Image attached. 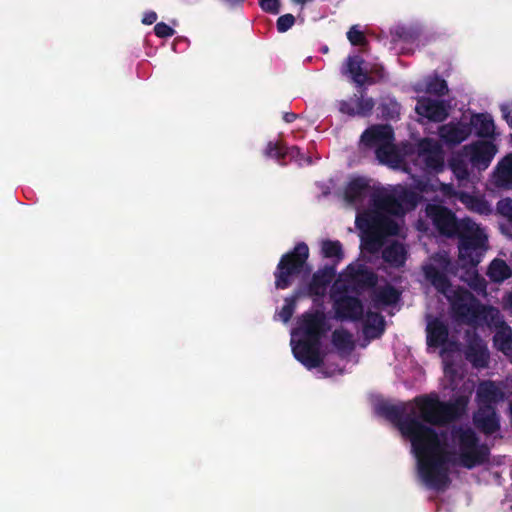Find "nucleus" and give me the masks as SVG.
Masks as SVG:
<instances>
[{
  "mask_svg": "<svg viewBox=\"0 0 512 512\" xmlns=\"http://www.w3.org/2000/svg\"><path fill=\"white\" fill-rule=\"evenodd\" d=\"M347 37L353 45L362 44L364 42V35L360 30L357 29L356 26L349 30Z\"/></svg>",
  "mask_w": 512,
  "mask_h": 512,
  "instance_id": "35",
  "label": "nucleus"
},
{
  "mask_svg": "<svg viewBox=\"0 0 512 512\" xmlns=\"http://www.w3.org/2000/svg\"><path fill=\"white\" fill-rule=\"evenodd\" d=\"M471 131L474 130L476 135L484 138H494L495 123L492 116L488 113L472 114L467 121Z\"/></svg>",
  "mask_w": 512,
  "mask_h": 512,
  "instance_id": "15",
  "label": "nucleus"
},
{
  "mask_svg": "<svg viewBox=\"0 0 512 512\" xmlns=\"http://www.w3.org/2000/svg\"><path fill=\"white\" fill-rule=\"evenodd\" d=\"M494 183L498 187L512 188V155L506 156L497 166Z\"/></svg>",
  "mask_w": 512,
  "mask_h": 512,
  "instance_id": "19",
  "label": "nucleus"
},
{
  "mask_svg": "<svg viewBox=\"0 0 512 512\" xmlns=\"http://www.w3.org/2000/svg\"><path fill=\"white\" fill-rule=\"evenodd\" d=\"M415 110L419 116L435 122L443 121L448 116V107L444 102L430 98H420Z\"/></svg>",
  "mask_w": 512,
  "mask_h": 512,
  "instance_id": "11",
  "label": "nucleus"
},
{
  "mask_svg": "<svg viewBox=\"0 0 512 512\" xmlns=\"http://www.w3.org/2000/svg\"><path fill=\"white\" fill-rule=\"evenodd\" d=\"M417 188L424 192V191H427L428 190V184L422 180H418L417 182Z\"/></svg>",
  "mask_w": 512,
  "mask_h": 512,
  "instance_id": "42",
  "label": "nucleus"
},
{
  "mask_svg": "<svg viewBox=\"0 0 512 512\" xmlns=\"http://www.w3.org/2000/svg\"><path fill=\"white\" fill-rule=\"evenodd\" d=\"M363 61L361 58L349 57L343 68V73L349 75L351 79L357 84H364L368 80V71L362 67Z\"/></svg>",
  "mask_w": 512,
  "mask_h": 512,
  "instance_id": "18",
  "label": "nucleus"
},
{
  "mask_svg": "<svg viewBox=\"0 0 512 512\" xmlns=\"http://www.w3.org/2000/svg\"><path fill=\"white\" fill-rule=\"evenodd\" d=\"M371 193L369 181L364 177H351L344 189V198L347 202L357 204Z\"/></svg>",
  "mask_w": 512,
  "mask_h": 512,
  "instance_id": "13",
  "label": "nucleus"
},
{
  "mask_svg": "<svg viewBox=\"0 0 512 512\" xmlns=\"http://www.w3.org/2000/svg\"><path fill=\"white\" fill-rule=\"evenodd\" d=\"M467 403L466 396L459 397L455 403L440 402L436 396L419 397L407 404L406 415L399 422L402 435L411 442L418 475L431 488L440 489L448 483L450 462L472 468L486 457V447L477 443L470 428L453 430L448 437L437 434L431 427L457 417Z\"/></svg>",
  "mask_w": 512,
  "mask_h": 512,
  "instance_id": "1",
  "label": "nucleus"
},
{
  "mask_svg": "<svg viewBox=\"0 0 512 512\" xmlns=\"http://www.w3.org/2000/svg\"><path fill=\"white\" fill-rule=\"evenodd\" d=\"M333 343L341 350L350 348L352 345V336L344 330H336L333 333Z\"/></svg>",
  "mask_w": 512,
  "mask_h": 512,
  "instance_id": "28",
  "label": "nucleus"
},
{
  "mask_svg": "<svg viewBox=\"0 0 512 512\" xmlns=\"http://www.w3.org/2000/svg\"><path fill=\"white\" fill-rule=\"evenodd\" d=\"M335 312L339 318L355 320L362 315L363 309L357 299L344 297L335 300Z\"/></svg>",
  "mask_w": 512,
  "mask_h": 512,
  "instance_id": "17",
  "label": "nucleus"
},
{
  "mask_svg": "<svg viewBox=\"0 0 512 512\" xmlns=\"http://www.w3.org/2000/svg\"><path fill=\"white\" fill-rule=\"evenodd\" d=\"M308 253L307 245L298 244L292 253L282 257L275 273L277 288L285 289L291 284L292 278L304 268Z\"/></svg>",
  "mask_w": 512,
  "mask_h": 512,
  "instance_id": "8",
  "label": "nucleus"
},
{
  "mask_svg": "<svg viewBox=\"0 0 512 512\" xmlns=\"http://www.w3.org/2000/svg\"><path fill=\"white\" fill-rule=\"evenodd\" d=\"M503 398L501 389L493 382H483L477 390L479 409L475 414L476 425L485 433H494L498 429V420L492 404Z\"/></svg>",
  "mask_w": 512,
  "mask_h": 512,
  "instance_id": "7",
  "label": "nucleus"
},
{
  "mask_svg": "<svg viewBox=\"0 0 512 512\" xmlns=\"http://www.w3.org/2000/svg\"><path fill=\"white\" fill-rule=\"evenodd\" d=\"M420 90H425L429 94L443 95L447 92V85L444 80L435 77L428 80L425 87Z\"/></svg>",
  "mask_w": 512,
  "mask_h": 512,
  "instance_id": "27",
  "label": "nucleus"
},
{
  "mask_svg": "<svg viewBox=\"0 0 512 512\" xmlns=\"http://www.w3.org/2000/svg\"><path fill=\"white\" fill-rule=\"evenodd\" d=\"M428 344L430 346H442L447 339V329L439 320L429 321L427 325Z\"/></svg>",
  "mask_w": 512,
  "mask_h": 512,
  "instance_id": "20",
  "label": "nucleus"
},
{
  "mask_svg": "<svg viewBox=\"0 0 512 512\" xmlns=\"http://www.w3.org/2000/svg\"><path fill=\"white\" fill-rule=\"evenodd\" d=\"M301 295V292H297L295 294V296L292 298V299H286L285 300V305L282 307L281 311L278 313V316L279 318L283 321V322H288L289 319L291 318L293 312H294V308H295V301L297 298H299Z\"/></svg>",
  "mask_w": 512,
  "mask_h": 512,
  "instance_id": "30",
  "label": "nucleus"
},
{
  "mask_svg": "<svg viewBox=\"0 0 512 512\" xmlns=\"http://www.w3.org/2000/svg\"><path fill=\"white\" fill-rule=\"evenodd\" d=\"M426 279L451 302L453 309L467 320L484 318L497 325L499 311L495 308L479 307L472 295L464 290H452L448 284V273L451 271L450 263L445 253L431 258L423 267Z\"/></svg>",
  "mask_w": 512,
  "mask_h": 512,
  "instance_id": "4",
  "label": "nucleus"
},
{
  "mask_svg": "<svg viewBox=\"0 0 512 512\" xmlns=\"http://www.w3.org/2000/svg\"><path fill=\"white\" fill-rule=\"evenodd\" d=\"M328 328L324 313L316 311L303 314L297 322V327L292 331L293 354L307 368H313L320 364L319 342Z\"/></svg>",
  "mask_w": 512,
  "mask_h": 512,
  "instance_id": "5",
  "label": "nucleus"
},
{
  "mask_svg": "<svg viewBox=\"0 0 512 512\" xmlns=\"http://www.w3.org/2000/svg\"><path fill=\"white\" fill-rule=\"evenodd\" d=\"M451 168L455 176L460 180H466L468 176L467 165L462 159L454 158L451 162Z\"/></svg>",
  "mask_w": 512,
  "mask_h": 512,
  "instance_id": "32",
  "label": "nucleus"
},
{
  "mask_svg": "<svg viewBox=\"0 0 512 512\" xmlns=\"http://www.w3.org/2000/svg\"><path fill=\"white\" fill-rule=\"evenodd\" d=\"M466 358L476 368L487 366L489 352L486 344L478 337H472L466 350Z\"/></svg>",
  "mask_w": 512,
  "mask_h": 512,
  "instance_id": "16",
  "label": "nucleus"
},
{
  "mask_svg": "<svg viewBox=\"0 0 512 512\" xmlns=\"http://www.w3.org/2000/svg\"><path fill=\"white\" fill-rule=\"evenodd\" d=\"M501 229H502V231H503L505 234H507V235H509V236H511V237H512V234L508 233L507 228L505 227V225H501Z\"/></svg>",
  "mask_w": 512,
  "mask_h": 512,
  "instance_id": "45",
  "label": "nucleus"
},
{
  "mask_svg": "<svg viewBox=\"0 0 512 512\" xmlns=\"http://www.w3.org/2000/svg\"><path fill=\"white\" fill-rule=\"evenodd\" d=\"M504 306L506 309H509L512 311V293L509 294L506 299H505V303H504Z\"/></svg>",
  "mask_w": 512,
  "mask_h": 512,
  "instance_id": "43",
  "label": "nucleus"
},
{
  "mask_svg": "<svg viewBox=\"0 0 512 512\" xmlns=\"http://www.w3.org/2000/svg\"><path fill=\"white\" fill-rule=\"evenodd\" d=\"M294 118V115H290L286 117V121L290 122Z\"/></svg>",
  "mask_w": 512,
  "mask_h": 512,
  "instance_id": "46",
  "label": "nucleus"
},
{
  "mask_svg": "<svg viewBox=\"0 0 512 512\" xmlns=\"http://www.w3.org/2000/svg\"><path fill=\"white\" fill-rule=\"evenodd\" d=\"M295 18L292 14H285L278 18L277 28L280 32H285L294 24Z\"/></svg>",
  "mask_w": 512,
  "mask_h": 512,
  "instance_id": "34",
  "label": "nucleus"
},
{
  "mask_svg": "<svg viewBox=\"0 0 512 512\" xmlns=\"http://www.w3.org/2000/svg\"><path fill=\"white\" fill-rule=\"evenodd\" d=\"M427 215L432 219L437 229L445 235L458 233L460 237L459 244V262L463 268H467L469 282L478 293H484L486 282L475 270L476 265L481 261L484 253L487 251V235L475 222L470 219L456 221L454 215L438 205L429 204L426 208Z\"/></svg>",
  "mask_w": 512,
  "mask_h": 512,
  "instance_id": "3",
  "label": "nucleus"
},
{
  "mask_svg": "<svg viewBox=\"0 0 512 512\" xmlns=\"http://www.w3.org/2000/svg\"><path fill=\"white\" fill-rule=\"evenodd\" d=\"M442 358H443V362H444L445 377L450 378L451 382L454 383L453 376H454L455 371H454L452 365L449 363V359H448L449 354L446 349H444L442 351Z\"/></svg>",
  "mask_w": 512,
  "mask_h": 512,
  "instance_id": "36",
  "label": "nucleus"
},
{
  "mask_svg": "<svg viewBox=\"0 0 512 512\" xmlns=\"http://www.w3.org/2000/svg\"><path fill=\"white\" fill-rule=\"evenodd\" d=\"M405 256V249L398 242H392L383 252L385 261L392 266H401L405 261Z\"/></svg>",
  "mask_w": 512,
  "mask_h": 512,
  "instance_id": "25",
  "label": "nucleus"
},
{
  "mask_svg": "<svg viewBox=\"0 0 512 512\" xmlns=\"http://www.w3.org/2000/svg\"><path fill=\"white\" fill-rule=\"evenodd\" d=\"M373 107V101L371 99H361L357 100V107L350 108L347 103L341 104V111L354 115V114H366Z\"/></svg>",
  "mask_w": 512,
  "mask_h": 512,
  "instance_id": "26",
  "label": "nucleus"
},
{
  "mask_svg": "<svg viewBox=\"0 0 512 512\" xmlns=\"http://www.w3.org/2000/svg\"><path fill=\"white\" fill-rule=\"evenodd\" d=\"M439 134L446 143L458 144L471 134V127L467 121L450 122L440 128Z\"/></svg>",
  "mask_w": 512,
  "mask_h": 512,
  "instance_id": "14",
  "label": "nucleus"
},
{
  "mask_svg": "<svg viewBox=\"0 0 512 512\" xmlns=\"http://www.w3.org/2000/svg\"><path fill=\"white\" fill-rule=\"evenodd\" d=\"M322 253L325 257L341 259V246L337 241H324L322 243Z\"/></svg>",
  "mask_w": 512,
  "mask_h": 512,
  "instance_id": "29",
  "label": "nucleus"
},
{
  "mask_svg": "<svg viewBox=\"0 0 512 512\" xmlns=\"http://www.w3.org/2000/svg\"><path fill=\"white\" fill-rule=\"evenodd\" d=\"M364 334L368 338H376L384 330V321L378 313L368 312L364 318Z\"/></svg>",
  "mask_w": 512,
  "mask_h": 512,
  "instance_id": "23",
  "label": "nucleus"
},
{
  "mask_svg": "<svg viewBox=\"0 0 512 512\" xmlns=\"http://www.w3.org/2000/svg\"><path fill=\"white\" fill-rule=\"evenodd\" d=\"M157 15L155 12H149L147 13L143 18V23L145 24H152L156 21Z\"/></svg>",
  "mask_w": 512,
  "mask_h": 512,
  "instance_id": "40",
  "label": "nucleus"
},
{
  "mask_svg": "<svg viewBox=\"0 0 512 512\" xmlns=\"http://www.w3.org/2000/svg\"><path fill=\"white\" fill-rule=\"evenodd\" d=\"M259 2L263 10L271 13H278L279 0H259Z\"/></svg>",
  "mask_w": 512,
  "mask_h": 512,
  "instance_id": "37",
  "label": "nucleus"
},
{
  "mask_svg": "<svg viewBox=\"0 0 512 512\" xmlns=\"http://www.w3.org/2000/svg\"><path fill=\"white\" fill-rule=\"evenodd\" d=\"M498 212L512 222V199L501 200L497 205Z\"/></svg>",
  "mask_w": 512,
  "mask_h": 512,
  "instance_id": "33",
  "label": "nucleus"
},
{
  "mask_svg": "<svg viewBox=\"0 0 512 512\" xmlns=\"http://www.w3.org/2000/svg\"><path fill=\"white\" fill-rule=\"evenodd\" d=\"M414 166H419L429 175L442 171L444 157L438 142L430 139L422 140L418 145Z\"/></svg>",
  "mask_w": 512,
  "mask_h": 512,
  "instance_id": "9",
  "label": "nucleus"
},
{
  "mask_svg": "<svg viewBox=\"0 0 512 512\" xmlns=\"http://www.w3.org/2000/svg\"><path fill=\"white\" fill-rule=\"evenodd\" d=\"M399 294L394 288L387 286L378 294V300L383 304H392L398 300Z\"/></svg>",
  "mask_w": 512,
  "mask_h": 512,
  "instance_id": "31",
  "label": "nucleus"
},
{
  "mask_svg": "<svg viewBox=\"0 0 512 512\" xmlns=\"http://www.w3.org/2000/svg\"><path fill=\"white\" fill-rule=\"evenodd\" d=\"M361 142L367 147L375 148L381 163L413 173V168L408 164V158L412 159V154L408 153L406 147L398 149L393 145V131L390 126L371 127L363 133Z\"/></svg>",
  "mask_w": 512,
  "mask_h": 512,
  "instance_id": "6",
  "label": "nucleus"
},
{
  "mask_svg": "<svg viewBox=\"0 0 512 512\" xmlns=\"http://www.w3.org/2000/svg\"><path fill=\"white\" fill-rule=\"evenodd\" d=\"M267 153L270 156H279L282 154L281 151L277 148V146H272V144L268 146Z\"/></svg>",
  "mask_w": 512,
  "mask_h": 512,
  "instance_id": "41",
  "label": "nucleus"
},
{
  "mask_svg": "<svg viewBox=\"0 0 512 512\" xmlns=\"http://www.w3.org/2000/svg\"><path fill=\"white\" fill-rule=\"evenodd\" d=\"M489 278L494 282H503L512 276L511 267L502 259H494L488 268Z\"/></svg>",
  "mask_w": 512,
  "mask_h": 512,
  "instance_id": "24",
  "label": "nucleus"
},
{
  "mask_svg": "<svg viewBox=\"0 0 512 512\" xmlns=\"http://www.w3.org/2000/svg\"><path fill=\"white\" fill-rule=\"evenodd\" d=\"M439 189L444 196L450 197L452 195H456L459 200L471 211L485 215L490 214L492 211L488 202L478 196L463 192L454 193L452 187L446 184H440Z\"/></svg>",
  "mask_w": 512,
  "mask_h": 512,
  "instance_id": "12",
  "label": "nucleus"
},
{
  "mask_svg": "<svg viewBox=\"0 0 512 512\" xmlns=\"http://www.w3.org/2000/svg\"><path fill=\"white\" fill-rule=\"evenodd\" d=\"M155 33L159 37H168L173 35V29L165 23H158L154 27Z\"/></svg>",
  "mask_w": 512,
  "mask_h": 512,
  "instance_id": "38",
  "label": "nucleus"
},
{
  "mask_svg": "<svg viewBox=\"0 0 512 512\" xmlns=\"http://www.w3.org/2000/svg\"><path fill=\"white\" fill-rule=\"evenodd\" d=\"M416 203L414 192L397 186L382 194L375 202L373 210L359 213L356 224L361 231L363 249L374 252L388 243V236L401 235L402 216L413 209Z\"/></svg>",
  "mask_w": 512,
  "mask_h": 512,
  "instance_id": "2",
  "label": "nucleus"
},
{
  "mask_svg": "<svg viewBox=\"0 0 512 512\" xmlns=\"http://www.w3.org/2000/svg\"><path fill=\"white\" fill-rule=\"evenodd\" d=\"M332 279V271L324 270L316 273L313 276L312 282L309 285L307 295L322 296L325 294L328 284Z\"/></svg>",
  "mask_w": 512,
  "mask_h": 512,
  "instance_id": "21",
  "label": "nucleus"
},
{
  "mask_svg": "<svg viewBox=\"0 0 512 512\" xmlns=\"http://www.w3.org/2000/svg\"><path fill=\"white\" fill-rule=\"evenodd\" d=\"M464 156L478 169H486L495 154L497 147L490 141H477L464 147Z\"/></svg>",
  "mask_w": 512,
  "mask_h": 512,
  "instance_id": "10",
  "label": "nucleus"
},
{
  "mask_svg": "<svg viewBox=\"0 0 512 512\" xmlns=\"http://www.w3.org/2000/svg\"><path fill=\"white\" fill-rule=\"evenodd\" d=\"M226 3L230 4V5H233L235 3H239V2H242L243 0H224Z\"/></svg>",
  "mask_w": 512,
  "mask_h": 512,
  "instance_id": "44",
  "label": "nucleus"
},
{
  "mask_svg": "<svg viewBox=\"0 0 512 512\" xmlns=\"http://www.w3.org/2000/svg\"><path fill=\"white\" fill-rule=\"evenodd\" d=\"M503 118L507 121L508 125L512 128V103L503 104L501 106Z\"/></svg>",
  "mask_w": 512,
  "mask_h": 512,
  "instance_id": "39",
  "label": "nucleus"
},
{
  "mask_svg": "<svg viewBox=\"0 0 512 512\" xmlns=\"http://www.w3.org/2000/svg\"><path fill=\"white\" fill-rule=\"evenodd\" d=\"M494 343L497 349L512 357V331L510 327L501 323L494 336Z\"/></svg>",
  "mask_w": 512,
  "mask_h": 512,
  "instance_id": "22",
  "label": "nucleus"
}]
</instances>
